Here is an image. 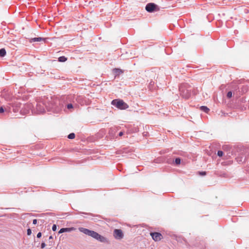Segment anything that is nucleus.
Masks as SVG:
<instances>
[{
    "instance_id": "obj_1",
    "label": "nucleus",
    "mask_w": 249,
    "mask_h": 249,
    "mask_svg": "<svg viewBox=\"0 0 249 249\" xmlns=\"http://www.w3.org/2000/svg\"><path fill=\"white\" fill-rule=\"evenodd\" d=\"M62 107L60 104V101L53 97L44 98L42 100L37 102L36 106V112L37 113H43L45 112L46 109L48 111H52L54 112H59Z\"/></svg>"
},
{
    "instance_id": "obj_2",
    "label": "nucleus",
    "mask_w": 249,
    "mask_h": 249,
    "mask_svg": "<svg viewBox=\"0 0 249 249\" xmlns=\"http://www.w3.org/2000/svg\"><path fill=\"white\" fill-rule=\"evenodd\" d=\"M111 104L120 109H126L128 108V105L123 100L115 99L112 101Z\"/></svg>"
},
{
    "instance_id": "obj_3",
    "label": "nucleus",
    "mask_w": 249,
    "mask_h": 249,
    "mask_svg": "<svg viewBox=\"0 0 249 249\" xmlns=\"http://www.w3.org/2000/svg\"><path fill=\"white\" fill-rule=\"evenodd\" d=\"M179 89L180 94L183 98L187 99L190 96V90L185 89V85H181L179 88Z\"/></svg>"
},
{
    "instance_id": "obj_4",
    "label": "nucleus",
    "mask_w": 249,
    "mask_h": 249,
    "mask_svg": "<svg viewBox=\"0 0 249 249\" xmlns=\"http://www.w3.org/2000/svg\"><path fill=\"white\" fill-rule=\"evenodd\" d=\"M145 10L148 12H152L159 11L160 8L156 4L154 3H149L146 5Z\"/></svg>"
},
{
    "instance_id": "obj_5",
    "label": "nucleus",
    "mask_w": 249,
    "mask_h": 249,
    "mask_svg": "<svg viewBox=\"0 0 249 249\" xmlns=\"http://www.w3.org/2000/svg\"><path fill=\"white\" fill-rule=\"evenodd\" d=\"M92 237L102 243H108V240L107 238L101 235L95 231L94 232Z\"/></svg>"
},
{
    "instance_id": "obj_6",
    "label": "nucleus",
    "mask_w": 249,
    "mask_h": 249,
    "mask_svg": "<svg viewBox=\"0 0 249 249\" xmlns=\"http://www.w3.org/2000/svg\"><path fill=\"white\" fill-rule=\"evenodd\" d=\"M113 235L115 239L118 240L122 239L124 237V234L120 229H115L113 232Z\"/></svg>"
},
{
    "instance_id": "obj_7",
    "label": "nucleus",
    "mask_w": 249,
    "mask_h": 249,
    "mask_svg": "<svg viewBox=\"0 0 249 249\" xmlns=\"http://www.w3.org/2000/svg\"><path fill=\"white\" fill-rule=\"evenodd\" d=\"M78 230L79 231L81 232H83V233L86 234V235H89L91 237H92L93 236V235L94 233V231H91V230H89L88 229H86V228H83V227H80L78 228Z\"/></svg>"
},
{
    "instance_id": "obj_8",
    "label": "nucleus",
    "mask_w": 249,
    "mask_h": 249,
    "mask_svg": "<svg viewBox=\"0 0 249 249\" xmlns=\"http://www.w3.org/2000/svg\"><path fill=\"white\" fill-rule=\"evenodd\" d=\"M150 235L152 236V239L155 241H160L162 235L159 232H151Z\"/></svg>"
},
{
    "instance_id": "obj_9",
    "label": "nucleus",
    "mask_w": 249,
    "mask_h": 249,
    "mask_svg": "<svg viewBox=\"0 0 249 249\" xmlns=\"http://www.w3.org/2000/svg\"><path fill=\"white\" fill-rule=\"evenodd\" d=\"M11 111L10 107L8 106L5 107L2 106L0 107V113H3L4 112H6L7 113H9Z\"/></svg>"
},
{
    "instance_id": "obj_10",
    "label": "nucleus",
    "mask_w": 249,
    "mask_h": 249,
    "mask_svg": "<svg viewBox=\"0 0 249 249\" xmlns=\"http://www.w3.org/2000/svg\"><path fill=\"white\" fill-rule=\"evenodd\" d=\"M12 107L13 108V111L14 112H18L20 108V104L18 103H16L13 105H12Z\"/></svg>"
},
{
    "instance_id": "obj_11",
    "label": "nucleus",
    "mask_w": 249,
    "mask_h": 249,
    "mask_svg": "<svg viewBox=\"0 0 249 249\" xmlns=\"http://www.w3.org/2000/svg\"><path fill=\"white\" fill-rule=\"evenodd\" d=\"M74 230V228H62L59 231V233H63L64 232H70Z\"/></svg>"
},
{
    "instance_id": "obj_12",
    "label": "nucleus",
    "mask_w": 249,
    "mask_h": 249,
    "mask_svg": "<svg viewBox=\"0 0 249 249\" xmlns=\"http://www.w3.org/2000/svg\"><path fill=\"white\" fill-rule=\"evenodd\" d=\"M45 38H42V37H35L32 38L30 39V42H36V41H45Z\"/></svg>"
},
{
    "instance_id": "obj_13",
    "label": "nucleus",
    "mask_w": 249,
    "mask_h": 249,
    "mask_svg": "<svg viewBox=\"0 0 249 249\" xmlns=\"http://www.w3.org/2000/svg\"><path fill=\"white\" fill-rule=\"evenodd\" d=\"M113 72L116 75H117L122 73L123 71L121 69L115 68L113 70Z\"/></svg>"
},
{
    "instance_id": "obj_14",
    "label": "nucleus",
    "mask_w": 249,
    "mask_h": 249,
    "mask_svg": "<svg viewBox=\"0 0 249 249\" xmlns=\"http://www.w3.org/2000/svg\"><path fill=\"white\" fill-rule=\"evenodd\" d=\"M6 51L4 48L0 49V56L4 57L6 54Z\"/></svg>"
},
{
    "instance_id": "obj_15",
    "label": "nucleus",
    "mask_w": 249,
    "mask_h": 249,
    "mask_svg": "<svg viewBox=\"0 0 249 249\" xmlns=\"http://www.w3.org/2000/svg\"><path fill=\"white\" fill-rule=\"evenodd\" d=\"M200 109L201 110H202L203 111L206 112V113H208V111H209V109L206 106H201L200 107Z\"/></svg>"
},
{
    "instance_id": "obj_16",
    "label": "nucleus",
    "mask_w": 249,
    "mask_h": 249,
    "mask_svg": "<svg viewBox=\"0 0 249 249\" xmlns=\"http://www.w3.org/2000/svg\"><path fill=\"white\" fill-rule=\"evenodd\" d=\"M67 60V58L64 56H60L58 58V60L60 62H64Z\"/></svg>"
},
{
    "instance_id": "obj_17",
    "label": "nucleus",
    "mask_w": 249,
    "mask_h": 249,
    "mask_svg": "<svg viewBox=\"0 0 249 249\" xmlns=\"http://www.w3.org/2000/svg\"><path fill=\"white\" fill-rule=\"evenodd\" d=\"M68 138L70 139H72L75 138V134L73 133H70L68 136Z\"/></svg>"
},
{
    "instance_id": "obj_18",
    "label": "nucleus",
    "mask_w": 249,
    "mask_h": 249,
    "mask_svg": "<svg viewBox=\"0 0 249 249\" xmlns=\"http://www.w3.org/2000/svg\"><path fill=\"white\" fill-rule=\"evenodd\" d=\"M25 107H27L28 108V109L26 110H21V111L24 114H26V113H27L28 112H29V108H30V107H29V105H28L25 106Z\"/></svg>"
},
{
    "instance_id": "obj_19",
    "label": "nucleus",
    "mask_w": 249,
    "mask_h": 249,
    "mask_svg": "<svg viewBox=\"0 0 249 249\" xmlns=\"http://www.w3.org/2000/svg\"><path fill=\"white\" fill-rule=\"evenodd\" d=\"M232 92L231 91H230L227 93V97L229 98H230L232 97Z\"/></svg>"
},
{
    "instance_id": "obj_20",
    "label": "nucleus",
    "mask_w": 249,
    "mask_h": 249,
    "mask_svg": "<svg viewBox=\"0 0 249 249\" xmlns=\"http://www.w3.org/2000/svg\"><path fill=\"white\" fill-rule=\"evenodd\" d=\"M217 155L219 157H222L223 155V152L222 151H220V150L218 151Z\"/></svg>"
},
{
    "instance_id": "obj_21",
    "label": "nucleus",
    "mask_w": 249,
    "mask_h": 249,
    "mask_svg": "<svg viewBox=\"0 0 249 249\" xmlns=\"http://www.w3.org/2000/svg\"><path fill=\"white\" fill-rule=\"evenodd\" d=\"M175 162L177 164L180 163V159L179 158H176L175 160Z\"/></svg>"
},
{
    "instance_id": "obj_22",
    "label": "nucleus",
    "mask_w": 249,
    "mask_h": 249,
    "mask_svg": "<svg viewBox=\"0 0 249 249\" xmlns=\"http://www.w3.org/2000/svg\"><path fill=\"white\" fill-rule=\"evenodd\" d=\"M57 229V226L55 224H54L53 225V227H52V230L53 231H55Z\"/></svg>"
},
{
    "instance_id": "obj_23",
    "label": "nucleus",
    "mask_w": 249,
    "mask_h": 249,
    "mask_svg": "<svg viewBox=\"0 0 249 249\" xmlns=\"http://www.w3.org/2000/svg\"><path fill=\"white\" fill-rule=\"evenodd\" d=\"M245 159H244V160H242V158L240 160H239V158H237V161L238 162H243L245 161Z\"/></svg>"
},
{
    "instance_id": "obj_24",
    "label": "nucleus",
    "mask_w": 249,
    "mask_h": 249,
    "mask_svg": "<svg viewBox=\"0 0 249 249\" xmlns=\"http://www.w3.org/2000/svg\"><path fill=\"white\" fill-rule=\"evenodd\" d=\"M73 107V106L71 104H69L67 105V108L68 109H71V108H72Z\"/></svg>"
},
{
    "instance_id": "obj_25",
    "label": "nucleus",
    "mask_w": 249,
    "mask_h": 249,
    "mask_svg": "<svg viewBox=\"0 0 249 249\" xmlns=\"http://www.w3.org/2000/svg\"><path fill=\"white\" fill-rule=\"evenodd\" d=\"M27 234H28V235H31V233H32V231H31V230L30 229H28L27 230Z\"/></svg>"
},
{
    "instance_id": "obj_26",
    "label": "nucleus",
    "mask_w": 249,
    "mask_h": 249,
    "mask_svg": "<svg viewBox=\"0 0 249 249\" xmlns=\"http://www.w3.org/2000/svg\"><path fill=\"white\" fill-rule=\"evenodd\" d=\"M46 247V244L44 242L41 243V248L42 249Z\"/></svg>"
},
{
    "instance_id": "obj_27",
    "label": "nucleus",
    "mask_w": 249,
    "mask_h": 249,
    "mask_svg": "<svg viewBox=\"0 0 249 249\" xmlns=\"http://www.w3.org/2000/svg\"><path fill=\"white\" fill-rule=\"evenodd\" d=\"M41 235H42V234L40 232H38L37 234V238H40L41 237Z\"/></svg>"
},
{
    "instance_id": "obj_28",
    "label": "nucleus",
    "mask_w": 249,
    "mask_h": 249,
    "mask_svg": "<svg viewBox=\"0 0 249 249\" xmlns=\"http://www.w3.org/2000/svg\"><path fill=\"white\" fill-rule=\"evenodd\" d=\"M33 224L36 225L37 223V220L34 219L33 221Z\"/></svg>"
},
{
    "instance_id": "obj_29",
    "label": "nucleus",
    "mask_w": 249,
    "mask_h": 249,
    "mask_svg": "<svg viewBox=\"0 0 249 249\" xmlns=\"http://www.w3.org/2000/svg\"><path fill=\"white\" fill-rule=\"evenodd\" d=\"M123 134H124L123 132H122V131H121V132H120L119 133V136H123Z\"/></svg>"
},
{
    "instance_id": "obj_30",
    "label": "nucleus",
    "mask_w": 249,
    "mask_h": 249,
    "mask_svg": "<svg viewBox=\"0 0 249 249\" xmlns=\"http://www.w3.org/2000/svg\"><path fill=\"white\" fill-rule=\"evenodd\" d=\"M200 174L201 175H206V172H200Z\"/></svg>"
},
{
    "instance_id": "obj_31",
    "label": "nucleus",
    "mask_w": 249,
    "mask_h": 249,
    "mask_svg": "<svg viewBox=\"0 0 249 249\" xmlns=\"http://www.w3.org/2000/svg\"><path fill=\"white\" fill-rule=\"evenodd\" d=\"M53 239V236H50L49 237V239Z\"/></svg>"
}]
</instances>
